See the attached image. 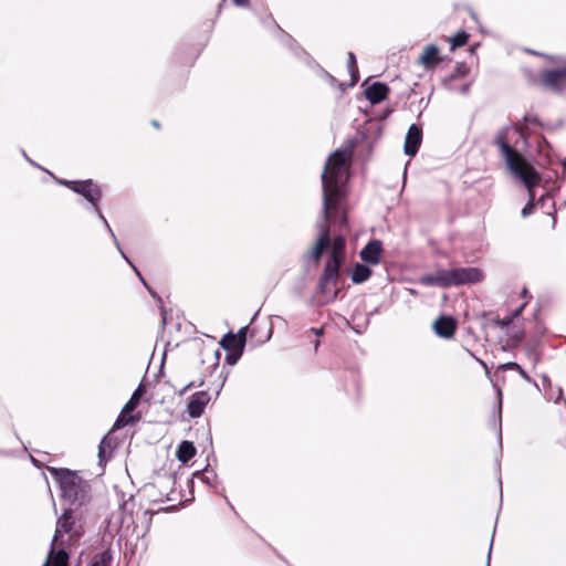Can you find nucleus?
<instances>
[{"label":"nucleus","mask_w":566,"mask_h":566,"mask_svg":"<svg viewBox=\"0 0 566 566\" xmlns=\"http://www.w3.org/2000/svg\"><path fill=\"white\" fill-rule=\"evenodd\" d=\"M536 83L554 93H560L566 87V62L555 69L543 70Z\"/></svg>","instance_id":"0eeeda50"},{"label":"nucleus","mask_w":566,"mask_h":566,"mask_svg":"<svg viewBox=\"0 0 566 566\" xmlns=\"http://www.w3.org/2000/svg\"><path fill=\"white\" fill-rule=\"evenodd\" d=\"M148 292H150V294L155 295L154 291H151V289H148Z\"/></svg>","instance_id":"e433bc0d"},{"label":"nucleus","mask_w":566,"mask_h":566,"mask_svg":"<svg viewBox=\"0 0 566 566\" xmlns=\"http://www.w3.org/2000/svg\"><path fill=\"white\" fill-rule=\"evenodd\" d=\"M494 144L500 148L510 170L518 177L528 189L531 200L522 209V216L526 218L533 212L535 206H544L545 201L552 200V198L542 196L536 203L534 202L533 188L539 182V175L528 161L506 143L505 132H501L496 135Z\"/></svg>","instance_id":"7ed1b4c3"},{"label":"nucleus","mask_w":566,"mask_h":566,"mask_svg":"<svg viewBox=\"0 0 566 566\" xmlns=\"http://www.w3.org/2000/svg\"><path fill=\"white\" fill-rule=\"evenodd\" d=\"M469 34L465 31H459L453 36L448 38V42L451 44V50L463 46L467 44Z\"/></svg>","instance_id":"a878e982"},{"label":"nucleus","mask_w":566,"mask_h":566,"mask_svg":"<svg viewBox=\"0 0 566 566\" xmlns=\"http://www.w3.org/2000/svg\"><path fill=\"white\" fill-rule=\"evenodd\" d=\"M57 481L61 496L70 504L84 505L90 501L91 485L77 472L64 468L50 469Z\"/></svg>","instance_id":"20e7f679"},{"label":"nucleus","mask_w":566,"mask_h":566,"mask_svg":"<svg viewBox=\"0 0 566 566\" xmlns=\"http://www.w3.org/2000/svg\"><path fill=\"white\" fill-rule=\"evenodd\" d=\"M433 329L438 336L451 338L457 331V321L452 316L442 315L433 323Z\"/></svg>","instance_id":"ddd939ff"},{"label":"nucleus","mask_w":566,"mask_h":566,"mask_svg":"<svg viewBox=\"0 0 566 566\" xmlns=\"http://www.w3.org/2000/svg\"><path fill=\"white\" fill-rule=\"evenodd\" d=\"M139 419H140L139 416H134V415H130V412H125L124 408H123L118 418L116 419V421L113 426V430H118L128 424H133V423L139 421Z\"/></svg>","instance_id":"412c9836"},{"label":"nucleus","mask_w":566,"mask_h":566,"mask_svg":"<svg viewBox=\"0 0 566 566\" xmlns=\"http://www.w3.org/2000/svg\"><path fill=\"white\" fill-rule=\"evenodd\" d=\"M81 528V525L77 524L74 516L73 510L66 509L56 521V528L52 539L53 544H56L63 534H67L71 541L77 539L82 534Z\"/></svg>","instance_id":"6e6552de"},{"label":"nucleus","mask_w":566,"mask_h":566,"mask_svg":"<svg viewBox=\"0 0 566 566\" xmlns=\"http://www.w3.org/2000/svg\"><path fill=\"white\" fill-rule=\"evenodd\" d=\"M193 386V382H189L187 386H185L181 390H180V395H184L186 394L191 387Z\"/></svg>","instance_id":"473e14b6"},{"label":"nucleus","mask_w":566,"mask_h":566,"mask_svg":"<svg viewBox=\"0 0 566 566\" xmlns=\"http://www.w3.org/2000/svg\"><path fill=\"white\" fill-rule=\"evenodd\" d=\"M232 2L238 7H248L250 4V0H232Z\"/></svg>","instance_id":"2f4dec72"},{"label":"nucleus","mask_w":566,"mask_h":566,"mask_svg":"<svg viewBox=\"0 0 566 566\" xmlns=\"http://www.w3.org/2000/svg\"><path fill=\"white\" fill-rule=\"evenodd\" d=\"M371 275V270L365 264H356L350 274V279L354 283L359 284L367 281Z\"/></svg>","instance_id":"aec40b11"},{"label":"nucleus","mask_w":566,"mask_h":566,"mask_svg":"<svg viewBox=\"0 0 566 566\" xmlns=\"http://www.w3.org/2000/svg\"><path fill=\"white\" fill-rule=\"evenodd\" d=\"M196 454V447L190 441H182L177 449L176 457L182 462L187 463L190 459H192Z\"/></svg>","instance_id":"6ab92c4d"},{"label":"nucleus","mask_w":566,"mask_h":566,"mask_svg":"<svg viewBox=\"0 0 566 566\" xmlns=\"http://www.w3.org/2000/svg\"><path fill=\"white\" fill-rule=\"evenodd\" d=\"M151 125L157 129L160 128V124L157 120H153Z\"/></svg>","instance_id":"c9c22d12"},{"label":"nucleus","mask_w":566,"mask_h":566,"mask_svg":"<svg viewBox=\"0 0 566 566\" xmlns=\"http://www.w3.org/2000/svg\"><path fill=\"white\" fill-rule=\"evenodd\" d=\"M536 127H543V123L535 114H526L523 117V124H520L517 126L518 132L522 136H524L527 133H535Z\"/></svg>","instance_id":"f3484780"},{"label":"nucleus","mask_w":566,"mask_h":566,"mask_svg":"<svg viewBox=\"0 0 566 566\" xmlns=\"http://www.w3.org/2000/svg\"><path fill=\"white\" fill-rule=\"evenodd\" d=\"M56 544H51V551L43 566H69V554L64 548L55 549Z\"/></svg>","instance_id":"dca6fc26"},{"label":"nucleus","mask_w":566,"mask_h":566,"mask_svg":"<svg viewBox=\"0 0 566 566\" xmlns=\"http://www.w3.org/2000/svg\"><path fill=\"white\" fill-rule=\"evenodd\" d=\"M505 370H516V373H518L526 381H531V377L517 363L509 361L500 365L497 371L495 373V376L499 377L500 373Z\"/></svg>","instance_id":"5701e85b"},{"label":"nucleus","mask_w":566,"mask_h":566,"mask_svg":"<svg viewBox=\"0 0 566 566\" xmlns=\"http://www.w3.org/2000/svg\"><path fill=\"white\" fill-rule=\"evenodd\" d=\"M112 555L108 551L95 554L87 566H111Z\"/></svg>","instance_id":"b1692460"},{"label":"nucleus","mask_w":566,"mask_h":566,"mask_svg":"<svg viewBox=\"0 0 566 566\" xmlns=\"http://www.w3.org/2000/svg\"><path fill=\"white\" fill-rule=\"evenodd\" d=\"M211 395L209 391L201 390L195 392L187 405V412L191 418H199L203 411L206 406L210 402Z\"/></svg>","instance_id":"9d476101"},{"label":"nucleus","mask_w":566,"mask_h":566,"mask_svg":"<svg viewBox=\"0 0 566 566\" xmlns=\"http://www.w3.org/2000/svg\"><path fill=\"white\" fill-rule=\"evenodd\" d=\"M96 212H97L98 217L104 220V222L106 223L107 229H111L109 223L106 222V220H105L104 216L102 214V212L99 210L96 211Z\"/></svg>","instance_id":"72a5a7b5"},{"label":"nucleus","mask_w":566,"mask_h":566,"mask_svg":"<svg viewBox=\"0 0 566 566\" xmlns=\"http://www.w3.org/2000/svg\"><path fill=\"white\" fill-rule=\"evenodd\" d=\"M245 345L244 328L240 329L238 334L228 333L221 339V346L227 352L243 350Z\"/></svg>","instance_id":"2eb2a0df"},{"label":"nucleus","mask_w":566,"mask_h":566,"mask_svg":"<svg viewBox=\"0 0 566 566\" xmlns=\"http://www.w3.org/2000/svg\"><path fill=\"white\" fill-rule=\"evenodd\" d=\"M443 60L444 59L440 53V49L436 44H429L423 48L422 53L419 55L417 62L427 71H431Z\"/></svg>","instance_id":"1a4fd4ad"},{"label":"nucleus","mask_w":566,"mask_h":566,"mask_svg":"<svg viewBox=\"0 0 566 566\" xmlns=\"http://www.w3.org/2000/svg\"><path fill=\"white\" fill-rule=\"evenodd\" d=\"M526 303H523L521 306H518L516 310L513 311L512 314L510 315H506L502 318H497L494 321L495 325L500 326L501 328H505L507 327L515 317L520 316L521 313L523 312L524 307H525Z\"/></svg>","instance_id":"393cba45"},{"label":"nucleus","mask_w":566,"mask_h":566,"mask_svg":"<svg viewBox=\"0 0 566 566\" xmlns=\"http://www.w3.org/2000/svg\"><path fill=\"white\" fill-rule=\"evenodd\" d=\"M348 155L346 151L336 150L329 155L323 174V214L324 222L328 221L338 223L340 227L347 226L346 211L343 207L345 199L344 184L347 181L349 174Z\"/></svg>","instance_id":"f257e3e1"},{"label":"nucleus","mask_w":566,"mask_h":566,"mask_svg":"<svg viewBox=\"0 0 566 566\" xmlns=\"http://www.w3.org/2000/svg\"><path fill=\"white\" fill-rule=\"evenodd\" d=\"M96 212H97L98 217L104 220V222L106 223L107 229H111L109 223L106 222V220H105L104 216L102 214V212L99 210L96 211Z\"/></svg>","instance_id":"f704fd0d"},{"label":"nucleus","mask_w":566,"mask_h":566,"mask_svg":"<svg viewBox=\"0 0 566 566\" xmlns=\"http://www.w3.org/2000/svg\"><path fill=\"white\" fill-rule=\"evenodd\" d=\"M144 392H145V387H144L143 384H139V386L133 392L130 399L124 406V411L125 412H133L135 410V408L138 406V403L140 401V398L144 395Z\"/></svg>","instance_id":"4be33fe9"},{"label":"nucleus","mask_w":566,"mask_h":566,"mask_svg":"<svg viewBox=\"0 0 566 566\" xmlns=\"http://www.w3.org/2000/svg\"><path fill=\"white\" fill-rule=\"evenodd\" d=\"M486 566H489V564Z\"/></svg>","instance_id":"58836bf2"},{"label":"nucleus","mask_w":566,"mask_h":566,"mask_svg":"<svg viewBox=\"0 0 566 566\" xmlns=\"http://www.w3.org/2000/svg\"><path fill=\"white\" fill-rule=\"evenodd\" d=\"M60 184L67 187L72 191L83 196L88 202H91L94 206L95 210L98 211V202L102 198V189L92 179L62 180L60 181Z\"/></svg>","instance_id":"423d86ee"},{"label":"nucleus","mask_w":566,"mask_h":566,"mask_svg":"<svg viewBox=\"0 0 566 566\" xmlns=\"http://www.w3.org/2000/svg\"><path fill=\"white\" fill-rule=\"evenodd\" d=\"M389 92L387 84L375 82L365 90V96L373 105H376L385 101Z\"/></svg>","instance_id":"4468645a"},{"label":"nucleus","mask_w":566,"mask_h":566,"mask_svg":"<svg viewBox=\"0 0 566 566\" xmlns=\"http://www.w3.org/2000/svg\"><path fill=\"white\" fill-rule=\"evenodd\" d=\"M483 280V273L478 268H457L438 270L434 274L419 277V283L426 286H440L448 289L463 284L478 283Z\"/></svg>","instance_id":"39448f33"},{"label":"nucleus","mask_w":566,"mask_h":566,"mask_svg":"<svg viewBox=\"0 0 566 566\" xmlns=\"http://www.w3.org/2000/svg\"><path fill=\"white\" fill-rule=\"evenodd\" d=\"M148 292H150V294L155 295L154 291H151V289H148Z\"/></svg>","instance_id":"4c0bfd02"},{"label":"nucleus","mask_w":566,"mask_h":566,"mask_svg":"<svg viewBox=\"0 0 566 566\" xmlns=\"http://www.w3.org/2000/svg\"><path fill=\"white\" fill-rule=\"evenodd\" d=\"M319 231V238L312 250V258L316 262L319 261L324 251L331 247L323 274L319 279V291L323 294H328L338 283L339 270L345 262L346 240L343 235H338L331 241L328 224H321Z\"/></svg>","instance_id":"f03ea898"},{"label":"nucleus","mask_w":566,"mask_h":566,"mask_svg":"<svg viewBox=\"0 0 566 566\" xmlns=\"http://www.w3.org/2000/svg\"><path fill=\"white\" fill-rule=\"evenodd\" d=\"M114 449L113 440L105 436L98 446V460L99 464L104 465L111 459Z\"/></svg>","instance_id":"a211bd4d"},{"label":"nucleus","mask_w":566,"mask_h":566,"mask_svg":"<svg viewBox=\"0 0 566 566\" xmlns=\"http://www.w3.org/2000/svg\"><path fill=\"white\" fill-rule=\"evenodd\" d=\"M422 142V129L420 126L412 124L406 135L403 151L407 156H415Z\"/></svg>","instance_id":"9b49d317"},{"label":"nucleus","mask_w":566,"mask_h":566,"mask_svg":"<svg viewBox=\"0 0 566 566\" xmlns=\"http://www.w3.org/2000/svg\"><path fill=\"white\" fill-rule=\"evenodd\" d=\"M347 67L350 73L352 81L355 84L359 78V74H358L356 56L353 52L348 53Z\"/></svg>","instance_id":"bb28decb"},{"label":"nucleus","mask_w":566,"mask_h":566,"mask_svg":"<svg viewBox=\"0 0 566 566\" xmlns=\"http://www.w3.org/2000/svg\"><path fill=\"white\" fill-rule=\"evenodd\" d=\"M468 352H469V354H470L473 358H475V359L479 361V364H480V365L485 369V374H486V376H490V369H489L488 365H486L483 360H481V359L476 358V357L473 355V353H471L470 350H468Z\"/></svg>","instance_id":"7c9ffc66"},{"label":"nucleus","mask_w":566,"mask_h":566,"mask_svg":"<svg viewBox=\"0 0 566 566\" xmlns=\"http://www.w3.org/2000/svg\"><path fill=\"white\" fill-rule=\"evenodd\" d=\"M382 243L379 240L369 241L360 251V259L369 264L376 265L380 262Z\"/></svg>","instance_id":"f8f14e48"},{"label":"nucleus","mask_w":566,"mask_h":566,"mask_svg":"<svg viewBox=\"0 0 566 566\" xmlns=\"http://www.w3.org/2000/svg\"><path fill=\"white\" fill-rule=\"evenodd\" d=\"M511 345L520 344L524 338V333L522 331H517L513 333L511 336Z\"/></svg>","instance_id":"c756f323"},{"label":"nucleus","mask_w":566,"mask_h":566,"mask_svg":"<svg viewBox=\"0 0 566 566\" xmlns=\"http://www.w3.org/2000/svg\"><path fill=\"white\" fill-rule=\"evenodd\" d=\"M243 350H233V352H228L227 356H226V361L229 364V365H234L237 364V361L239 360V358L241 357Z\"/></svg>","instance_id":"c85d7f7f"},{"label":"nucleus","mask_w":566,"mask_h":566,"mask_svg":"<svg viewBox=\"0 0 566 566\" xmlns=\"http://www.w3.org/2000/svg\"><path fill=\"white\" fill-rule=\"evenodd\" d=\"M323 328H310L308 331L305 332V337L311 339L313 336H315V340H314V350L316 352L318 349V346H319V339L318 337L321 335H323Z\"/></svg>","instance_id":"cd10ccee"}]
</instances>
